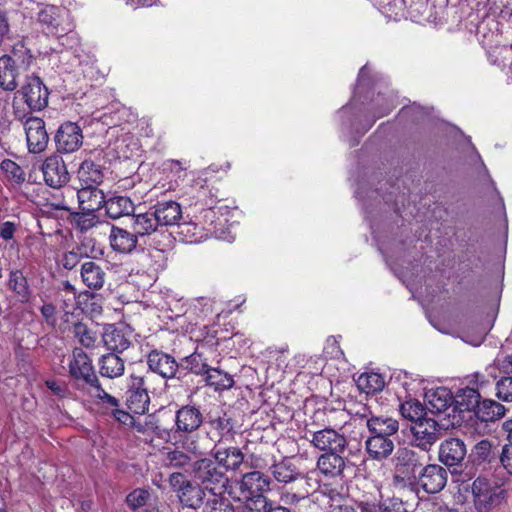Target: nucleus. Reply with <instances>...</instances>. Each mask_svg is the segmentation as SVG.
I'll use <instances>...</instances> for the list:
<instances>
[{
	"label": "nucleus",
	"mask_w": 512,
	"mask_h": 512,
	"mask_svg": "<svg viewBox=\"0 0 512 512\" xmlns=\"http://www.w3.org/2000/svg\"><path fill=\"white\" fill-rule=\"evenodd\" d=\"M422 465L423 459L416 451L409 448L398 449L394 457V483L402 487L416 484Z\"/></svg>",
	"instance_id": "f03ea898"
},
{
	"label": "nucleus",
	"mask_w": 512,
	"mask_h": 512,
	"mask_svg": "<svg viewBox=\"0 0 512 512\" xmlns=\"http://www.w3.org/2000/svg\"><path fill=\"white\" fill-rule=\"evenodd\" d=\"M138 235L133 232H130L126 229L120 228L118 226H112L109 242L111 248L121 254H130L132 253L138 245Z\"/></svg>",
	"instance_id": "a211bd4d"
},
{
	"label": "nucleus",
	"mask_w": 512,
	"mask_h": 512,
	"mask_svg": "<svg viewBox=\"0 0 512 512\" xmlns=\"http://www.w3.org/2000/svg\"><path fill=\"white\" fill-rule=\"evenodd\" d=\"M270 477L260 471L245 473L239 484V490L243 495H259L269 490Z\"/></svg>",
	"instance_id": "aec40b11"
},
{
	"label": "nucleus",
	"mask_w": 512,
	"mask_h": 512,
	"mask_svg": "<svg viewBox=\"0 0 512 512\" xmlns=\"http://www.w3.org/2000/svg\"><path fill=\"white\" fill-rule=\"evenodd\" d=\"M478 419L482 422H493L505 415V407L494 400L486 399L480 401L474 410Z\"/></svg>",
	"instance_id": "7c9ffc66"
},
{
	"label": "nucleus",
	"mask_w": 512,
	"mask_h": 512,
	"mask_svg": "<svg viewBox=\"0 0 512 512\" xmlns=\"http://www.w3.org/2000/svg\"><path fill=\"white\" fill-rule=\"evenodd\" d=\"M178 498L180 502L189 508H199L207 496V491L197 483H187L183 488L180 489Z\"/></svg>",
	"instance_id": "cd10ccee"
},
{
	"label": "nucleus",
	"mask_w": 512,
	"mask_h": 512,
	"mask_svg": "<svg viewBox=\"0 0 512 512\" xmlns=\"http://www.w3.org/2000/svg\"><path fill=\"white\" fill-rule=\"evenodd\" d=\"M81 279L90 289H101L105 283V272L102 267L94 261H85L81 265Z\"/></svg>",
	"instance_id": "a878e982"
},
{
	"label": "nucleus",
	"mask_w": 512,
	"mask_h": 512,
	"mask_svg": "<svg viewBox=\"0 0 512 512\" xmlns=\"http://www.w3.org/2000/svg\"><path fill=\"white\" fill-rule=\"evenodd\" d=\"M154 375L145 373L144 375L131 374L128 380L127 390V407L138 415L145 414L148 411L151 390V383Z\"/></svg>",
	"instance_id": "39448f33"
},
{
	"label": "nucleus",
	"mask_w": 512,
	"mask_h": 512,
	"mask_svg": "<svg viewBox=\"0 0 512 512\" xmlns=\"http://www.w3.org/2000/svg\"><path fill=\"white\" fill-rule=\"evenodd\" d=\"M455 401L457 405L460 407V410H475L477 405L480 402V394L479 392L470 387H466L464 389H461L456 397Z\"/></svg>",
	"instance_id": "58836bf2"
},
{
	"label": "nucleus",
	"mask_w": 512,
	"mask_h": 512,
	"mask_svg": "<svg viewBox=\"0 0 512 512\" xmlns=\"http://www.w3.org/2000/svg\"><path fill=\"white\" fill-rule=\"evenodd\" d=\"M55 142L58 151L62 153H72L78 150L83 142L80 126L73 122L62 124L55 135Z\"/></svg>",
	"instance_id": "4468645a"
},
{
	"label": "nucleus",
	"mask_w": 512,
	"mask_h": 512,
	"mask_svg": "<svg viewBox=\"0 0 512 512\" xmlns=\"http://www.w3.org/2000/svg\"><path fill=\"white\" fill-rule=\"evenodd\" d=\"M400 412L404 418L411 421V424L425 418L427 414L422 404L416 400H409L402 403L400 405Z\"/></svg>",
	"instance_id": "37998d69"
},
{
	"label": "nucleus",
	"mask_w": 512,
	"mask_h": 512,
	"mask_svg": "<svg viewBox=\"0 0 512 512\" xmlns=\"http://www.w3.org/2000/svg\"><path fill=\"white\" fill-rule=\"evenodd\" d=\"M216 463L226 470L236 471L244 462V454L238 447H218L212 449Z\"/></svg>",
	"instance_id": "6ab92c4d"
},
{
	"label": "nucleus",
	"mask_w": 512,
	"mask_h": 512,
	"mask_svg": "<svg viewBox=\"0 0 512 512\" xmlns=\"http://www.w3.org/2000/svg\"><path fill=\"white\" fill-rule=\"evenodd\" d=\"M48 389L58 397H65L68 394V387L64 382L56 380H47L45 382Z\"/></svg>",
	"instance_id": "e2e57ef3"
},
{
	"label": "nucleus",
	"mask_w": 512,
	"mask_h": 512,
	"mask_svg": "<svg viewBox=\"0 0 512 512\" xmlns=\"http://www.w3.org/2000/svg\"><path fill=\"white\" fill-rule=\"evenodd\" d=\"M204 376L206 384L213 387L216 391L227 390L234 385L232 376L218 368L209 367Z\"/></svg>",
	"instance_id": "f704fd0d"
},
{
	"label": "nucleus",
	"mask_w": 512,
	"mask_h": 512,
	"mask_svg": "<svg viewBox=\"0 0 512 512\" xmlns=\"http://www.w3.org/2000/svg\"><path fill=\"white\" fill-rule=\"evenodd\" d=\"M509 51V48L505 45L495 46L488 50V58L492 64L500 66L504 63L506 54H508Z\"/></svg>",
	"instance_id": "bf43d9fd"
},
{
	"label": "nucleus",
	"mask_w": 512,
	"mask_h": 512,
	"mask_svg": "<svg viewBox=\"0 0 512 512\" xmlns=\"http://www.w3.org/2000/svg\"><path fill=\"white\" fill-rule=\"evenodd\" d=\"M147 365L149 367L147 373L158 374L166 380L175 378L180 370L179 363L172 355L156 349L147 355Z\"/></svg>",
	"instance_id": "9d476101"
},
{
	"label": "nucleus",
	"mask_w": 512,
	"mask_h": 512,
	"mask_svg": "<svg viewBox=\"0 0 512 512\" xmlns=\"http://www.w3.org/2000/svg\"><path fill=\"white\" fill-rule=\"evenodd\" d=\"M165 465L171 468H186L191 465V457L179 449H174L166 453Z\"/></svg>",
	"instance_id": "de8ad7c7"
},
{
	"label": "nucleus",
	"mask_w": 512,
	"mask_h": 512,
	"mask_svg": "<svg viewBox=\"0 0 512 512\" xmlns=\"http://www.w3.org/2000/svg\"><path fill=\"white\" fill-rule=\"evenodd\" d=\"M224 494L225 492L209 494L203 512H235L230 499Z\"/></svg>",
	"instance_id": "e433bc0d"
},
{
	"label": "nucleus",
	"mask_w": 512,
	"mask_h": 512,
	"mask_svg": "<svg viewBox=\"0 0 512 512\" xmlns=\"http://www.w3.org/2000/svg\"><path fill=\"white\" fill-rule=\"evenodd\" d=\"M111 413L117 421L124 425H132L134 423L133 416L130 413L119 409V407H115V409L111 410Z\"/></svg>",
	"instance_id": "69168bd1"
},
{
	"label": "nucleus",
	"mask_w": 512,
	"mask_h": 512,
	"mask_svg": "<svg viewBox=\"0 0 512 512\" xmlns=\"http://www.w3.org/2000/svg\"><path fill=\"white\" fill-rule=\"evenodd\" d=\"M161 227L166 229L167 226L178 224L182 217L180 205L175 201L158 202L152 207Z\"/></svg>",
	"instance_id": "5701e85b"
},
{
	"label": "nucleus",
	"mask_w": 512,
	"mask_h": 512,
	"mask_svg": "<svg viewBox=\"0 0 512 512\" xmlns=\"http://www.w3.org/2000/svg\"><path fill=\"white\" fill-rule=\"evenodd\" d=\"M16 231L15 223L6 221L0 226V237L8 241L14 237Z\"/></svg>",
	"instance_id": "338daca9"
},
{
	"label": "nucleus",
	"mask_w": 512,
	"mask_h": 512,
	"mask_svg": "<svg viewBox=\"0 0 512 512\" xmlns=\"http://www.w3.org/2000/svg\"><path fill=\"white\" fill-rule=\"evenodd\" d=\"M42 172L46 184L52 188H60L70 179L65 162L58 155H51L45 159Z\"/></svg>",
	"instance_id": "ddd939ff"
},
{
	"label": "nucleus",
	"mask_w": 512,
	"mask_h": 512,
	"mask_svg": "<svg viewBox=\"0 0 512 512\" xmlns=\"http://www.w3.org/2000/svg\"><path fill=\"white\" fill-rule=\"evenodd\" d=\"M69 375L78 382L87 385L97 382V375L90 357L81 348H74L72 354L68 356Z\"/></svg>",
	"instance_id": "6e6552de"
},
{
	"label": "nucleus",
	"mask_w": 512,
	"mask_h": 512,
	"mask_svg": "<svg viewBox=\"0 0 512 512\" xmlns=\"http://www.w3.org/2000/svg\"><path fill=\"white\" fill-rule=\"evenodd\" d=\"M169 483L171 487L177 492V495L180 494V489L183 488L190 481L186 480L184 475L181 473H172L169 477Z\"/></svg>",
	"instance_id": "0e129e2a"
},
{
	"label": "nucleus",
	"mask_w": 512,
	"mask_h": 512,
	"mask_svg": "<svg viewBox=\"0 0 512 512\" xmlns=\"http://www.w3.org/2000/svg\"><path fill=\"white\" fill-rule=\"evenodd\" d=\"M203 423V415L195 406L181 407L175 415L176 431L181 433H193Z\"/></svg>",
	"instance_id": "f3484780"
},
{
	"label": "nucleus",
	"mask_w": 512,
	"mask_h": 512,
	"mask_svg": "<svg viewBox=\"0 0 512 512\" xmlns=\"http://www.w3.org/2000/svg\"><path fill=\"white\" fill-rule=\"evenodd\" d=\"M343 452L322 453L317 460L318 470L327 477L341 476L346 468Z\"/></svg>",
	"instance_id": "412c9836"
},
{
	"label": "nucleus",
	"mask_w": 512,
	"mask_h": 512,
	"mask_svg": "<svg viewBox=\"0 0 512 512\" xmlns=\"http://www.w3.org/2000/svg\"><path fill=\"white\" fill-rule=\"evenodd\" d=\"M72 332L74 337L82 346L86 348L94 347L96 342V334L90 330L86 324L82 322L75 323L73 325Z\"/></svg>",
	"instance_id": "49530a36"
},
{
	"label": "nucleus",
	"mask_w": 512,
	"mask_h": 512,
	"mask_svg": "<svg viewBox=\"0 0 512 512\" xmlns=\"http://www.w3.org/2000/svg\"><path fill=\"white\" fill-rule=\"evenodd\" d=\"M99 369L103 377L111 379L120 377L125 370L124 360L115 353H108L100 358Z\"/></svg>",
	"instance_id": "c756f323"
},
{
	"label": "nucleus",
	"mask_w": 512,
	"mask_h": 512,
	"mask_svg": "<svg viewBox=\"0 0 512 512\" xmlns=\"http://www.w3.org/2000/svg\"><path fill=\"white\" fill-rule=\"evenodd\" d=\"M274 478L280 483H290L297 480L301 474L289 460H282L271 466Z\"/></svg>",
	"instance_id": "c9c22d12"
},
{
	"label": "nucleus",
	"mask_w": 512,
	"mask_h": 512,
	"mask_svg": "<svg viewBox=\"0 0 512 512\" xmlns=\"http://www.w3.org/2000/svg\"><path fill=\"white\" fill-rule=\"evenodd\" d=\"M428 397L429 407L432 412L442 413L446 411L452 403L451 395L443 388L437 389Z\"/></svg>",
	"instance_id": "a19ab883"
},
{
	"label": "nucleus",
	"mask_w": 512,
	"mask_h": 512,
	"mask_svg": "<svg viewBox=\"0 0 512 512\" xmlns=\"http://www.w3.org/2000/svg\"><path fill=\"white\" fill-rule=\"evenodd\" d=\"M362 417L366 418V426L370 433H382L385 435H396L399 430V423L396 419L388 416H374L363 413Z\"/></svg>",
	"instance_id": "393cba45"
},
{
	"label": "nucleus",
	"mask_w": 512,
	"mask_h": 512,
	"mask_svg": "<svg viewBox=\"0 0 512 512\" xmlns=\"http://www.w3.org/2000/svg\"><path fill=\"white\" fill-rule=\"evenodd\" d=\"M472 494L478 512H490L501 505L506 498L505 490L493 488L488 479L484 477H477L473 481Z\"/></svg>",
	"instance_id": "423d86ee"
},
{
	"label": "nucleus",
	"mask_w": 512,
	"mask_h": 512,
	"mask_svg": "<svg viewBox=\"0 0 512 512\" xmlns=\"http://www.w3.org/2000/svg\"><path fill=\"white\" fill-rule=\"evenodd\" d=\"M37 20L45 34L57 38L67 36L73 42L77 40L73 18L66 8L47 5L39 11Z\"/></svg>",
	"instance_id": "f257e3e1"
},
{
	"label": "nucleus",
	"mask_w": 512,
	"mask_h": 512,
	"mask_svg": "<svg viewBox=\"0 0 512 512\" xmlns=\"http://www.w3.org/2000/svg\"><path fill=\"white\" fill-rule=\"evenodd\" d=\"M500 462L506 472L512 476V445H504L502 447Z\"/></svg>",
	"instance_id": "680f3d73"
},
{
	"label": "nucleus",
	"mask_w": 512,
	"mask_h": 512,
	"mask_svg": "<svg viewBox=\"0 0 512 512\" xmlns=\"http://www.w3.org/2000/svg\"><path fill=\"white\" fill-rule=\"evenodd\" d=\"M381 496L378 495H363L356 501L357 508L361 512H380L381 510Z\"/></svg>",
	"instance_id": "603ef678"
},
{
	"label": "nucleus",
	"mask_w": 512,
	"mask_h": 512,
	"mask_svg": "<svg viewBox=\"0 0 512 512\" xmlns=\"http://www.w3.org/2000/svg\"><path fill=\"white\" fill-rule=\"evenodd\" d=\"M80 187L99 186L104 179L102 167L91 160H85L77 171Z\"/></svg>",
	"instance_id": "b1692460"
},
{
	"label": "nucleus",
	"mask_w": 512,
	"mask_h": 512,
	"mask_svg": "<svg viewBox=\"0 0 512 512\" xmlns=\"http://www.w3.org/2000/svg\"><path fill=\"white\" fill-rule=\"evenodd\" d=\"M106 215L111 219H119L134 214L135 206L126 196H113L105 201Z\"/></svg>",
	"instance_id": "bb28decb"
},
{
	"label": "nucleus",
	"mask_w": 512,
	"mask_h": 512,
	"mask_svg": "<svg viewBox=\"0 0 512 512\" xmlns=\"http://www.w3.org/2000/svg\"><path fill=\"white\" fill-rule=\"evenodd\" d=\"M496 395L505 402H512V377H502L496 383Z\"/></svg>",
	"instance_id": "6e6d98bb"
},
{
	"label": "nucleus",
	"mask_w": 512,
	"mask_h": 512,
	"mask_svg": "<svg viewBox=\"0 0 512 512\" xmlns=\"http://www.w3.org/2000/svg\"><path fill=\"white\" fill-rule=\"evenodd\" d=\"M25 102L32 110H41L48 104L49 92L39 77L28 78L22 89Z\"/></svg>",
	"instance_id": "2eb2a0df"
},
{
	"label": "nucleus",
	"mask_w": 512,
	"mask_h": 512,
	"mask_svg": "<svg viewBox=\"0 0 512 512\" xmlns=\"http://www.w3.org/2000/svg\"><path fill=\"white\" fill-rule=\"evenodd\" d=\"M1 168L7 177L15 183L19 184L25 181V172L16 162L6 159L2 161Z\"/></svg>",
	"instance_id": "864d4df0"
},
{
	"label": "nucleus",
	"mask_w": 512,
	"mask_h": 512,
	"mask_svg": "<svg viewBox=\"0 0 512 512\" xmlns=\"http://www.w3.org/2000/svg\"><path fill=\"white\" fill-rule=\"evenodd\" d=\"M103 341L107 348L116 352H123L130 345V340L122 329L108 327L103 334Z\"/></svg>",
	"instance_id": "473e14b6"
},
{
	"label": "nucleus",
	"mask_w": 512,
	"mask_h": 512,
	"mask_svg": "<svg viewBox=\"0 0 512 512\" xmlns=\"http://www.w3.org/2000/svg\"><path fill=\"white\" fill-rule=\"evenodd\" d=\"M407 7V14L415 21H421L426 15L429 6L427 0H402Z\"/></svg>",
	"instance_id": "09e8293b"
},
{
	"label": "nucleus",
	"mask_w": 512,
	"mask_h": 512,
	"mask_svg": "<svg viewBox=\"0 0 512 512\" xmlns=\"http://www.w3.org/2000/svg\"><path fill=\"white\" fill-rule=\"evenodd\" d=\"M475 450H476V454L479 456V458L484 460L490 454L491 444L487 440H482L476 444Z\"/></svg>",
	"instance_id": "774afa93"
},
{
	"label": "nucleus",
	"mask_w": 512,
	"mask_h": 512,
	"mask_svg": "<svg viewBox=\"0 0 512 512\" xmlns=\"http://www.w3.org/2000/svg\"><path fill=\"white\" fill-rule=\"evenodd\" d=\"M132 228L138 237L153 235L155 248L160 251L172 246V234L161 227L152 208L145 213L133 214Z\"/></svg>",
	"instance_id": "7ed1b4c3"
},
{
	"label": "nucleus",
	"mask_w": 512,
	"mask_h": 512,
	"mask_svg": "<svg viewBox=\"0 0 512 512\" xmlns=\"http://www.w3.org/2000/svg\"><path fill=\"white\" fill-rule=\"evenodd\" d=\"M18 71L10 55L0 57V86L6 91L16 89Z\"/></svg>",
	"instance_id": "c85d7f7f"
},
{
	"label": "nucleus",
	"mask_w": 512,
	"mask_h": 512,
	"mask_svg": "<svg viewBox=\"0 0 512 512\" xmlns=\"http://www.w3.org/2000/svg\"><path fill=\"white\" fill-rule=\"evenodd\" d=\"M180 368L186 369L189 372L204 376L210 367L207 362V358L204 356L203 351L196 349L192 354L181 359L179 364Z\"/></svg>",
	"instance_id": "72a5a7b5"
},
{
	"label": "nucleus",
	"mask_w": 512,
	"mask_h": 512,
	"mask_svg": "<svg viewBox=\"0 0 512 512\" xmlns=\"http://www.w3.org/2000/svg\"><path fill=\"white\" fill-rule=\"evenodd\" d=\"M412 444L428 452L440 438V426L433 418L425 417L410 425Z\"/></svg>",
	"instance_id": "0eeeda50"
},
{
	"label": "nucleus",
	"mask_w": 512,
	"mask_h": 512,
	"mask_svg": "<svg viewBox=\"0 0 512 512\" xmlns=\"http://www.w3.org/2000/svg\"><path fill=\"white\" fill-rule=\"evenodd\" d=\"M24 129L29 152H43L49 141L44 121L37 117L28 118L24 123Z\"/></svg>",
	"instance_id": "f8f14e48"
},
{
	"label": "nucleus",
	"mask_w": 512,
	"mask_h": 512,
	"mask_svg": "<svg viewBox=\"0 0 512 512\" xmlns=\"http://www.w3.org/2000/svg\"><path fill=\"white\" fill-rule=\"evenodd\" d=\"M192 474L208 494L225 492L229 479L212 459L202 458L192 464Z\"/></svg>",
	"instance_id": "20e7f679"
},
{
	"label": "nucleus",
	"mask_w": 512,
	"mask_h": 512,
	"mask_svg": "<svg viewBox=\"0 0 512 512\" xmlns=\"http://www.w3.org/2000/svg\"><path fill=\"white\" fill-rule=\"evenodd\" d=\"M384 378L379 373H363L358 377L357 386L367 394L379 392L384 388Z\"/></svg>",
	"instance_id": "4c0bfd02"
},
{
	"label": "nucleus",
	"mask_w": 512,
	"mask_h": 512,
	"mask_svg": "<svg viewBox=\"0 0 512 512\" xmlns=\"http://www.w3.org/2000/svg\"><path fill=\"white\" fill-rule=\"evenodd\" d=\"M14 61V65H18L19 68L28 69L33 62V55L23 45H16L13 48L12 55H10Z\"/></svg>",
	"instance_id": "3c124183"
},
{
	"label": "nucleus",
	"mask_w": 512,
	"mask_h": 512,
	"mask_svg": "<svg viewBox=\"0 0 512 512\" xmlns=\"http://www.w3.org/2000/svg\"><path fill=\"white\" fill-rule=\"evenodd\" d=\"M308 433L311 445L323 453L344 452L347 447L346 437L335 429L325 427Z\"/></svg>",
	"instance_id": "1a4fd4ad"
},
{
	"label": "nucleus",
	"mask_w": 512,
	"mask_h": 512,
	"mask_svg": "<svg viewBox=\"0 0 512 512\" xmlns=\"http://www.w3.org/2000/svg\"><path fill=\"white\" fill-rule=\"evenodd\" d=\"M281 499L285 504L293 506L292 512H308V510L315 509V504L307 496L286 493Z\"/></svg>",
	"instance_id": "c03bdc74"
},
{
	"label": "nucleus",
	"mask_w": 512,
	"mask_h": 512,
	"mask_svg": "<svg viewBox=\"0 0 512 512\" xmlns=\"http://www.w3.org/2000/svg\"><path fill=\"white\" fill-rule=\"evenodd\" d=\"M212 430L216 431L219 436V441L233 437L234 425L232 419L226 414L210 420Z\"/></svg>",
	"instance_id": "a18cd8bd"
},
{
	"label": "nucleus",
	"mask_w": 512,
	"mask_h": 512,
	"mask_svg": "<svg viewBox=\"0 0 512 512\" xmlns=\"http://www.w3.org/2000/svg\"><path fill=\"white\" fill-rule=\"evenodd\" d=\"M404 503L398 498L388 499L381 502L380 512H406Z\"/></svg>",
	"instance_id": "052dcab7"
},
{
	"label": "nucleus",
	"mask_w": 512,
	"mask_h": 512,
	"mask_svg": "<svg viewBox=\"0 0 512 512\" xmlns=\"http://www.w3.org/2000/svg\"><path fill=\"white\" fill-rule=\"evenodd\" d=\"M74 222L76 229H78L80 232H86L96 226L98 223L97 217L93 214V212L76 215Z\"/></svg>",
	"instance_id": "13d9d810"
},
{
	"label": "nucleus",
	"mask_w": 512,
	"mask_h": 512,
	"mask_svg": "<svg viewBox=\"0 0 512 512\" xmlns=\"http://www.w3.org/2000/svg\"><path fill=\"white\" fill-rule=\"evenodd\" d=\"M448 473L445 468L437 464L425 466L418 478L417 484L428 494L440 492L447 483Z\"/></svg>",
	"instance_id": "9b49d317"
},
{
	"label": "nucleus",
	"mask_w": 512,
	"mask_h": 512,
	"mask_svg": "<svg viewBox=\"0 0 512 512\" xmlns=\"http://www.w3.org/2000/svg\"><path fill=\"white\" fill-rule=\"evenodd\" d=\"M92 388V394L110 411L119 407V401L114 396L108 394L100 385L97 379L96 383L89 385Z\"/></svg>",
	"instance_id": "8fccbe9b"
},
{
	"label": "nucleus",
	"mask_w": 512,
	"mask_h": 512,
	"mask_svg": "<svg viewBox=\"0 0 512 512\" xmlns=\"http://www.w3.org/2000/svg\"><path fill=\"white\" fill-rule=\"evenodd\" d=\"M148 498L149 492L147 490L138 488L127 495L126 502L131 509L136 510L144 506Z\"/></svg>",
	"instance_id": "4d7b16f0"
},
{
	"label": "nucleus",
	"mask_w": 512,
	"mask_h": 512,
	"mask_svg": "<svg viewBox=\"0 0 512 512\" xmlns=\"http://www.w3.org/2000/svg\"><path fill=\"white\" fill-rule=\"evenodd\" d=\"M8 287L17 294L21 301H27L29 287L26 278L19 270L11 271L8 279Z\"/></svg>",
	"instance_id": "ea45409f"
},
{
	"label": "nucleus",
	"mask_w": 512,
	"mask_h": 512,
	"mask_svg": "<svg viewBox=\"0 0 512 512\" xmlns=\"http://www.w3.org/2000/svg\"><path fill=\"white\" fill-rule=\"evenodd\" d=\"M179 234L183 236L186 242H199L203 238L201 227L195 223L186 222L179 225Z\"/></svg>",
	"instance_id": "5fc2aeb1"
},
{
	"label": "nucleus",
	"mask_w": 512,
	"mask_h": 512,
	"mask_svg": "<svg viewBox=\"0 0 512 512\" xmlns=\"http://www.w3.org/2000/svg\"><path fill=\"white\" fill-rule=\"evenodd\" d=\"M466 453V446L461 439L449 438L439 447V460L446 466H457L464 460Z\"/></svg>",
	"instance_id": "dca6fc26"
},
{
	"label": "nucleus",
	"mask_w": 512,
	"mask_h": 512,
	"mask_svg": "<svg viewBox=\"0 0 512 512\" xmlns=\"http://www.w3.org/2000/svg\"><path fill=\"white\" fill-rule=\"evenodd\" d=\"M394 447L392 439L367 438L365 441V449L369 457L378 461L388 458L392 454Z\"/></svg>",
	"instance_id": "2f4dec72"
},
{
	"label": "nucleus",
	"mask_w": 512,
	"mask_h": 512,
	"mask_svg": "<svg viewBox=\"0 0 512 512\" xmlns=\"http://www.w3.org/2000/svg\"><path fill=\"white\" fill-rule=\"evenodd\" d=\"M244 497L245 500L242 505L243 512H268L272 502L263 494L244 495Z\"/></svg>",
	"instance_id": "79ce46f5"
},
{
	"label": "nucleus",
	"mask_w": 512,
	"mask_h": 512,
	"mask_svg": "<svg viewBox=\"0 0 512 512\" xmlns=\"http://www.w3.org/2000/svg\"><path fill=\"white\" fill-rule=\"evenodd\" d=\"M78 202L85 212L98 211L105 205L104 192L99 186L80 187L77 192Z\"/></svg>",
	"instance_id": "4be33fe9"
}]
</instances>
